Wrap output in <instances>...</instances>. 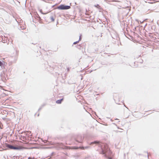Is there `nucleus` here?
Masks as SVG:
<instances>
[{
  "label": "nucleus",
  "mask_w": 159,
  "mask_h": 159,
  "mask_svg": "<svg viewBox=\"0 0 159 159\" xmlns=\"http://www.w3.org/2000/svg\"><path fill=\"white\" fill-rule=\"evenodd\" d=\"M63 100V98H62L61 99L58 100L56 101V103L58 104H61Z\"/></svg>",
  "instance_id": "nucleus-10"
},
{
  "label": "nucleus",
  "mask_w": 159,
  "mask_h": 159,
  "mask_svg": "<svg viewBox=\"0 0 159 159\" xmlns=\"http://www.w3.org/2000/svg\"><path fill=\"white\" fill-rule=\"evenodd\" d=\"M4 62L0 61V66H1L2 68H4Z\"/></svg>",
  "instance_id": "nucleus-9"
},
{
  "label": "nucleus",
  "mask_w": 159,
  "mask_h": 159,
  "mask_svg": "<svg viewBox=\"0 0 159 159\" xmlns=\"http://www.w3.org/2000/svg\"><path fill=\"white\" fill-rule=\"evenodd\" d=\"M84 137L81 135H79L75 137V139L78 143H82L84 140Z\"/></svg>",
  "instance_id": "nucleus-4"
},
{
  "label": "nucleus",
  "mask_w": 159,
  "mask_h": 159,
  "mask_svg": "<svg viewBox=\"0 0 159 159\" xmlns=\"http://www.w3.org/2000/svg\"><path fill=\"white\" fill-rule=\"evenodd\" d=\"M42 108V107H41L39 108V109H38V111H39Z\"/></svg>",
  "instance_id": "nucleus-20"
},
{
  "label": "nucleus",
  "mask_w": 159,
  "mask_h": 159,
  "mask_svg": "<svg viewBox=\"0 0 159 159\" xmlns=\"http://www.w3.org/2000/svg\"><path fill=\"white\" fill-rule=\"evenodd\" d=\"M50 18L52 21H54V19L52 16H51L50 17Z\"/></svg>",
  "instance_id": "nucleus-13"
},
{
  "label": "nucleus",
  "mask_w": 159,
  "mask_h": 159,
  "mask_svg": "<svg viewBox=\"0 0 159 159\" xmlns=\"http://www.w3.org/2000/svg\"><path fill=\"white\" fill-rule=\"evenodd\" d=\"M49 159H52V158H49Z\"/></svg>",
  "instance_id": "nucleus-30"
},
{
  "label": "nucleus",
  "mask_w": 159,
  "mask_h": 159,
  "mask_svg": "<svg viewBox=\"0 0 159 159\" xmlns=\"http://www.w3.org/2000/svg\"><path fill=\"white\" fill-rule=\"evenodd\" d=\"M38 18H39V20H41V17H40V16H38Z\"/></svg>",
  "instance_id": "nucleus-21"
},
{
  "label": "nucleus",
  "mask_w": 159,
  "mask_h": 159,
  "mask_svg": "<svg viewBox=\"0 0 159 159\" xmlns=\"http://www.w3.org/2000/svg\"><path fill=\"white\" fill-rule=\"evenodd\" d=\"M81 39H82V37H81V35L80 36L79 40L78 41L79 42L81 40Z\"/></svg>",
  "instance_id": "nucleus-14"
},
{
  "label": "nucleus",
  "mask_w": 159,
  "mask_h": 159,
  "mask_svg": "<svg viewBox=\"0 0 159 159\" xmlns=\"http://www.w3.org/2000/svg\"><path fill=\"white\" fill-rule=\"evenodd\" d=\"M46 144H47V145H49V144H51V143L49 142L46 141Z\"/></svg>",
  "instance_id": "nucleus-16"
},
{
  "label": "nucleus",
  "mask_w": 159,
  "mask_h": 159,
  "mask_svg": "<svg viewBox=\"0 0 159 159\" xmlns=\"http://www.w3.org/2000/svg\"><path fill=\"white\" fill-rule=\"evenodd\" d=\"M147 153H148V156L149 155V153H148V152H147Z\"/></svg>",
  "instance_id": "nucleus-23"
},
{
  "label": "nucleus",
  "mask_w": 159,
  "mask_h": 159,
  "mask_svg": "<svg viewBox=\"0 0 159 159\" xmlns=\"http://www.w3.org/2000/svg\"><path fill=\"white\" fill-rule=\"evenodd\" d=\"M93 144L98 145L99 148L97 151L99 152V154L103 155L104 156L108 159H112V152L109 148L107 144L102 143L97 141H95L91 143L90 144L92 145Z\"/></svg>",
  "instance_id": "nucleus-1"
},
{
  "label": "nucleus",
  "mask_w": 159,
  "mask_h": 159,
  "mask_svg": "<svg viewBox=\"0 0 159 159\" xmlns=\"http://www.w3.org/2000/svg\"><path fill=\"white\" fill-rule=\"evenodd\" d=\"M107 118H109V117H107Z\"/></svg>",
  "instance_id": "nucleus-32"
},
{
  "label": "nucleus",
  "mask_w": 159,
  "mask_h": 159,
  "mask_svg": "<svg viewBox=\"0 0 159 159\" xmlns=\"http://www.w3.org/2000/svg\"><path fill=\"white\" fill-rule=\"evenodd\" d=\"M123 8H129V6H127L126 7H122Z\"/></svg>",
  "instance_id": "nucleus-18"
},
{
  "label": "nucleus",
  "mask_w": 159,
  "mask_h": 159,
  "mask_svg": "<svg viewBox=\"0 0 159 159\" xmlns=\"http://www.w3.org/2000/svg\"><path fill=\"white\" fill-rule=\"evenodd\" d=\"M54 153V152H52L51 153V155L52 156L53 154Z\"/></svg>",
  "instance_id": "nucleus-24"
},
{
  "label": "nucleus",
  "mask_w": 159,
  "mask_h": 159,
  "mask_svg": "<svg viewBox=\"0 0 159 159\" xmlns=\"http://www.w3.org/2000/svg\"><path fill=\"white\" fill-rule=\"evenodd\" d=\"M76 148H75V149H77V148H78V147H76Z\"/></svg>",
  "instance_id": "nucleus-27"
},
{
  "label": "nucleus",
  "mask_w": 159,
  "mask_h": 159,
  "mask_svg": "<svg viewBox=\"0 0 159 159\" xmlns=\"http://www.w3.org/2000/svg\"><path fill=\"white\" fill-rule=\"evenodd\" d=\"M39 114L38 115V116H39Z\"/></svg>",
  "instance_id": "nucleus-33"
},
{
  "label": "nucleus",
  "mask_w": 159,
  "mask_h": 159,
  "mask_svg": "<svg viewBox=\"0 0 159 159\" xmlns=\"http://www.w3.org/2000/svg\"><path fill=\"white\" fill-rule=\"evenodd\" d=\"M29 132L28 133H26V132H24V134L26 136H24V135H20V139L22 141H24V140H26L27 139V135H30V134H28ZM30 135H29L28 136H30Z\"/></svg>",
  "instance_id": "nucleus-5"
},
{
  "label": "nucleus",
  "mask_w": 159,
  "mask_h": 159,
  "mask_svg": "<svg viewBox=\"0 0 159 159\" xmlns=\"http://www.w3.org/2000/svg\"><path fill=\"white\" fill-rule=\"evenodd\" d=\"M113 124L115 125H116L115 123H113Z\"/></svg>",
  "instance_id": "nucleus-26"
},
{
  "label": "nucleus",
  "mask_w": 159,
  "mask_h": 159,
  "mask_svg": "<svg viewBox=\"0 0 159 159\" xmlns=\"http://www.w3.org/2000/svg\"><path fill=\"white\" fill-rule=\"evenodd\" d=\"M94 7L99 9H101V7L99 4H97L96 5H95Z\"/></svg>",
  "instance_id": "nucleus-11"
},
{
  "label": "nucleus",
  "mask_w": 159,
  "mask_h": 159,
  "mask_svg": "<svg viewBox=\"0 0 159 159\" xmlns=\"http://www.w3.org/2000/svg\"><path fill=\"white\" fill-rule=\"evenodd\" d=\"M40 12L42 13V14H46V13H43V11H42V10L41 9L40 10Z\"/></svg>",
  "instance_id": "nucleus-17"
},
{
  "label": "nucleus",
  "mask_w": 159,
  "mask_h": 159,
  "mask_svg": "<svg viewBox=\"0 0 159 159\" xmlns=\"http://www.w3.org/2000/svg\"><path fill=\"white\" fill-rule=\"evenodd\" d=\"M70 68L69 67H68L67 68V71L69 72L70 70Z\"/></svg>",
  "instance_id": "nucleus-19"
},
{
  "label": "nucleus",
  "mask_w": 159,
  "mask_h": 159,
  "mask_svg": "<svg viewBox=\"0 0 159 159\" xmlns=\"http://www.w3.org/2000/svg\"><path fill=\"white\" fill-rule=\"evenodd\" d=\"M111 121H112V119H111Z\"/></svg>",
  "instance_id": "nucleus-29"
},
{
  "label": "nucleus",
  "mask_w": 159,
  "mask_h": 159,
  "mask_svg": "<svg viewBox=\"0 0 159 159\" xmlns=\"http://www.w3.org/2000/svg\"><path fill=\"white\" fill-rule=\"evenodd\" d=\"M76 47L79 49H81V44H79V45H77Z\"/></svg>",
  "instance_id": "nucleus-12"
},
{
  "label": "nucleus",
  "mask_w": 159,
  "mask_h": 159,
  "mask_svg": "<svg viewBox=\"0 0 159 159\" xmlns=\"http://www.w3.org/2000/svg\"><path fill=\"white\" fill-rule=\"evenodd\" d=\"M143 60H142V61H141L140 62V63H143Z\"/></svg>",
  "instance_id": "nucleus-25"
},
{
  "label": "nucleus",
  "mask_w": 159,
  "mask_h": 159,
  "mask_svg": "<svg viewBox=\"0 0 159 159\" xmlns=\"http://www.w3.org/2000/svg\"><path fill=\"white\" fill-rule=\"evenodd\" d=\"M21 134H23V132H21Z\"/></svg>",
  "instance_id": "nucleus-31"
},
{
  "label": "nucleus",
  "mask_w": 159,
  "mask_h": 159,
  "mask_svg": "<svg viewBox=\"0 0 159 159\" xmlns=\"http://www.w3.org/2000/svg\"><path fill=\"white\" fill-rule=\"evenodd\" d=\"M79 42L78 41L75 42L73 43V44H76L78 43Z\"/></svg>",
  "instance_id": "nucleus-15"
},
{
  "label": "nucleus",
  "mask_w": 159,
  "mask_h": 159,
  "mask_svg": "<svg viewBox=\"0 0 159 159\" xmlns=\"http://www.w3.org/2000/svg\"><path fill=\"white\" fill-rule=\"evenodd\" d=\"M5 22L7 24H10L11 23V21L9 17L7 16L4 20Z\"/></svg>",
  "instance_id": "nucleus-6"
},
{
  "label": "nucleus",
  "mask_w": 159,
  "mask_h": 159,
  "mask_svg": "<svg viewBox=\"0 0 159 159\" xmlns=\"http://www.w3.org/2000/svg\"><path fill=\"white\" fill-rule=\"evenodd\" d=\"M45 106L44 104H43L42 105L41 107H42V108Z\"/></svg>",
  "instance_id": "nucleus-22"
},
{
  "label": "nucleus",
  "mask_w": 159,
  "mask_h": 159,
  "mask_svg": "<svg viewBox=\"0 0 159 159\" xmlns=\"http://www.w3.org/2000/svg\"><path fill=\"white\" fill-rule=\"evenodd\" d=\"M70 8V6L66 5L64 4H61L57 8V9L60 10H67Z\"/></svg>",
  "instance_id": "nucleus-3"
},
{
  "label": "nucleus",
  "mask_w": 159,
  "mask_h": 159,
  "mask_svg": "<svg viewBox=\"0 0 159 159\" xmlns=\"http://www.w3.org/2000/svg\"><path fill=\"white\" fill-rule=\"evenodd\" d=\"M57 146L59 147L60 148H64L63 144L62 143H57Z\"/></svg>",
  "instance_id": "nucleus-7"
},
{
  "label": "nucleus",
  "mask_w": 159,
  "mask_h": 159,
  "mask_svg": "<svg viewBox=\"0 0 159 159\" xmlns=\"http://www.w3.org/2000/svg\"><path fill=\"white\" fill-rule=\"evenodd\" d=\"M124 106H125L126 107V108H127L125 106V105H124Z\"/></svg>",
  "instance_id": "nucleus-28"
},
{
  "label": "nucleus",
  "mask_w": 159,
  "mask_h": 159,
  "mask_svg": "<svg viewBox=\"0 0 159 159\" xmlns=\"http://www.w3.org/2000/svg\"><path fill=\"white\" fill-rule=\"evenodd\" d=\"M90 148V147L89 146H87L86 147L84 146H80L79 147V148L82 150H84L85 149H87L89 148Z\"/></svg>",
  "instance_id": "nucleus-8"
},
{
  "label": "nucleus",
  "mask_w": 159,
  "mask_h": 159,
  "mask_svg": "<svg viewBox=\"0 0 159 159\" xmlns=\"http://www.w3.org/2000/svg\"><path fill=\"white\" fill-rule=\"evenodd\" d=\"M6 147L9 149L14 150H21L24 148L21 146L19 145L13 146L11 144L6 143L5 144Z\"/></svg>",
  "instance_id": "nucleus-2"
}]
</instances>
